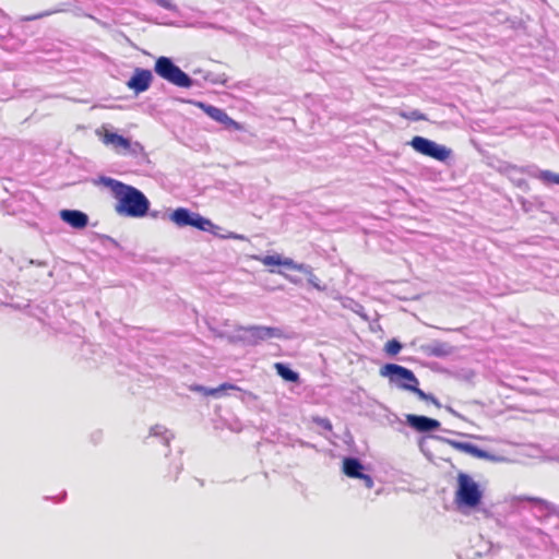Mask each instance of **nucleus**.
Here are the masks:
<instances>
[{
  "mask_svg": "<svg viewBox=\"0 0 559 559\" xmlns=\"http://www.w3.org/2000/svg\"><path fill=\"white\" fill-rule=\"evenodd\" d=\"M102 182L110 189L118 215L138 218L147 214L150 201L142 191L112 178L104 177Z\"/></svg>",
  "mask_w": 559,
  "mask_h": 559,
  "instance_id": "1",
  "label": "nucleus"
},
{
  "mask_svg": "<svg viewBox=\"0 0 559 559\" xmlns=\"http://www.w3.org/2000/svg\"><path fill=\"white\" fill-rule=\"evenodd\" d=\"M483 498L478 484L467 474H457V489L455 491V503L468 508H476Z\"/></svg>",
  "mask_w": 559,
  "mask_h": 559,
  "instance_id": "2",
  "label": "nucleus"
},
{
  "mask_svg": "<svg viewBox=\"0 0 559 559\" xmlns=\"http://www.w3.org/2000/svg\"><path fill=\"white\" fill-rule=\"evenodd\" d=\"M154 70L162 79L176 86L190 87L192 85L191 78L167 57H159L155 62Z\"/></svg>",
  "mask_w": 559,
  "mask_h": 559,
  "instance_id": "3",
  "label": "nucleus"
},
{
  "mask_svg": "<svg viewBox=\"0 0 559 559\" xmlns=\"http://www.w3.org/2000/svg\"><path fill=\"white\" fill-rule=\"evenodd\" d=\"M409 144L416 152L420 153L421 155L431 157L439 162H445L451 155V150L443 145H439L424 136H414Z\"/></svg>",
  "mask_w": 559,
  "mask_h": 559,
  "instance_id": "4",
  "label": "nucleus"
},
{
  "mask_svg": "<svg viewBox=\"0 0 559 559\" xmlns=\"http://www.w3.org/2000/svg\"><path fill=\"white\" fill-rule=\"evenodd\" d=\"M152 81L153 74L150 70L135 68L132 76L127 82V86L135 94H140L150 88Z\"/></svg>",
  "mask_w": 559,
  "mask_h": 559,
  "instance_id": "5",
  "label": "nucleus"
},
{
  "mask_svg": "<svg viewBox=\"0 0 559 559\" xmlns=\"http://www.w3.org/2000/svg\"><path fill=\"white\" fill-rule=\"evenodd\" d=\"M380 374L391 379L396 377L404 381L403 384H418V379L412 370L396 364L384 365L380 370Z\"/></svg>",
  "mask_w": 559,
  "mask_h": 559,
  "instance_id": "6",
  "label": "nucleus"
},
{
  "mask_svg": "<svg viewBox=\"0 0 559 559\" xmlns=\"http://www.w3.org/2000/svg\"><path fill=\"white\" fill-rule=\"evenodd\" d=\"M102 141L105 145H110L117 153L124 154L131 151V142L129 139L105 130L102 134Z\"/></svg>",
  "mask_w": 559,
  "mask_h": 559,
  "instance_id": "7",
  "label": "nucleus"
},
{
  "mask_svg": "<svg viewBox=\"0 0 559 559\" xmlns=\"http://www.w3.org/2000/svg\"><path fill=\"white\" fill-rule=\"evenodd\" d=\"M258 260L267 267L273 266H285L290 270L299 271V272H307L305 264H297L289 258H283L280 254H269L261 258H258Z\"/></svg>",
  "mask_w": 559,
  "mask_h": 559,
  "instance_id": "8",
  "label": "nucleus"
},
{
  "mask_svg": "<svg viewBox=\"0 0 559 559\" xmlns=\"http://www.w3.org/2000/svg\"><path fill=\"white\" fill-rule=\"evenodd\" d=\"M249 336L252 338V342L257 344L260 341H264L272 337H282L283 332L278 328L271 326H258L252 325L245 329Z\"/></svg>",
  "mask_w": 559,
  "mask_h": 559,
  "instance_id": "9",
  "label": "nucleus"
},
{
  "mask_svg": "<svg viewBox=\"0 0 559 559\" xmlns=\"http://www.w3.org/2000/svg\"><path fill=\"white\" fill-rule=\"evenodd\" d=\"M406 421L412 428L420 432L437 430L440 427V421L437 419L419 415H407Z\"/></svg>",
  "mask_w": 559,
  "mask_h": 559,
  "instance_id": "10",
  "label": "nucleus"
},
{
  "mask_svg": "<svg viewBox=\"0 0 559 559\" xmlns=\"http://www.w3.org/2000/svg\"><path fill=\"white\" fill-rule=\"evenodd\" d=\"M60 217L63 222L76 229H83L88 224V216L78 210H62Z\"/></svg>",
  "mask_w": 559,
  "mask_h": 559,
  "instance_id": "11",
  "label": "nucleus"
},
{
  "mask_svg": "<svg viewBox=\"0 0 559 559\" xmlns=\"http://www.w3.org/2000/svg\"><path fill=\"white\" fill-rule=\"evenodd\" d=\"M364 466L359 460L355 457H345L343 460V473L350 478H359L362 474Z\"/></svg>",
  "mask_w": 559,
  "mask_h": 559,
  "instance_id": "12",
  "label": "nucleus"
},
{
  "mask_svg": "<svg viewBox=\"0 0 559 559\" xmlns=\"http://www.w3.org/2000/svg\"><path fill=\"white\" fill-rule=\"evenodd\" d=\"M451 445L453 449L464 452V453H467V454H471L477 459L488 457V454L484 450L479 449L478 447H476L472 443L451 441Z\"/></svg>",
  "mask_w": 559,
  "mask_h": 559,
  "instance_id": "13",
  "label": "nucleus"
},
{
  "mask_svg": "<svg viewBox=\"0 0 559 559\" xmlns=\"http://www.w3.org/2000/svg\"><path fill=\"white\" fill-rule=\"evenodd\" d=\"M192 390L195 392L202 393L205 396H217L218 393H221L223 391H227V390L239 391L240 388H238L235 384L226 382V383H222L219 386L213 388V389H207L203 385H194V386H192Z\"/></svg>",
  "mask_w": 559,
  "mask_h": 559,
  "instance_id": "14",
  "label": "nucleus"
},
{
  "mask_svg": "<svg viewBox=\"0 0 559 559\" xmlns=\"http://www.w3.org/2000/svg\"><path fill=\"white\" fill-rule=\"evenodd\" d=\"M193 219V214H191L187 209L179 207L175 210L171 214V221L180 227L191 226Z\"/></svg>",
  "mask_w": 559,
  "mask_h": 559,
  "instance_id": "15",
  "label": "nucleus"
},
{
  "mask_svg": "<svg viewBox=\"0 0 559 559\" xmlns=\"http://www.w3.org/2000/svg\"><path fill=\"white\" fill-rule=\"evenodd\" d=\"M274 368L277 374L281 376L286 381L297 382L299 380V374L282 362H276L274 365Z\"/></svg>",
  "mask_w": 559,
  "mask_h": 559,
  "instance_id": "16",
  "label": "nucleus"
},
{
  "mask_svg": "<svg viewBox=\"0 0 559 559\" xmlns=\"http://www.w3.org/2000/svg\"><path fill=\"white\" fill-rule=\"evenodd\" d=\"M402 388L414 392L420 400L431 402L436 406L440 407V403L438 402V400L433 395L427 394L423 390H420L418 388V384H402Z\"/></svg>",
  "mask_w": 559,
  "mask_h": 559,
  "instance_id": "17",
  "label": "nucleus"
},
{
  "mask_svg": "<svg viewBox=\"0 0 559 559\" xmlns=\"http://www.w3.org/2000/svg\"><path fill=\"white\" fill-rule=\"evenodd\" d=\"M205 112L212 118L214 119L215 121L217 122H221V123H225L226 120H227V117L228 115L226 114L225 110L221 109V108H217L215 106H207L205 108Z\"/></svg>",
  "mask_w": 559,
  "mask_h": 559,
  "instance_id": "18",
  "label": "nucleus"
},
{
  "mask_svg": "<svg viewBox=\"0 0 559 559\" xmlns=\"http://www.w3.org/2000/svg\"><path fill=\"white\" fill-rule=\"evenodd\" d=\"M191 226L197 227L200 230H207V228L212 226V223L199 214H193Z\"/></svg>",
  "mask_w": 559,
  "mask_h": 559,
  "instance_id": "19",
  "label": "nucleus"
},
{
  "mask_svg": "<svg viewBox=\"0 0 559 559\" xmlns=\"http://www.w3.org/2000/svg\"><path fill=\"white\" fill-rule=\"evenodd\" d=\"M402 118L411 121H424L427 120L426 115L420 112L419 110H413V111H401L399 114Z\"/></svg>",
  "mask_w": 559,
  "mask_h": 559,
  "instance_id": "20",
  "label": "nucleus"
},
{
  "mask_svg": "<svg viewBox=\"0 0 559 559\" xmlns=\"http://www.w3.org/2000/svg\"><path fill=\"white\" fill-rule=\"evenodd\" d=\"M538 178L547 183H558L559 185V175L554 174L549 170H543L539 173Z\"/></svg>",
  "mask_w": 559,
  "mask_h": 559,
  "instance_id": "21",
  "label": "nucleus"
},
{
  "mask_svg": "<svg viewBox=\"0 0 559 559\" xmlns=\"http://www.w3.org/2000/svg\"><path fill=\"white\" fill-rule=\"evenodd\" d=\"M307 272H304L308 275V282L317 289L323 290L325 287L320 284L319 278L312 273L311 269L306 265Z\"/></svg>",
  "mask_w": 559,
  "mask_h": 559,
  "instance_id": "22",
  "label": "nucleus"
},
{
  "mask_svg": "<svg viewBox=\"0 0 559 559\" xmlns=\"http://www.w3.org/2000/svg\"><path fill=\"white\" fill-rule=\"evenodd\" d=\"M401 348H402V345L396 340L389 341L385 344V350L391 356H394V355L399 354Z\"/></svg>",
  "mask_w": 559,
  "mask_h": 559,
  "instance_id": "23",
  "label": "nucleus"
},
{
  "mask_svg": "<svg viewBox=\"0 0 559 559\" xmlns=\"http://www.w3.org/2000/svg\"><path fill=\"white\" fill-rule=\"evenodd\" d=\"M312 421L326 431H332L333 429L332 423L325 417L316 416L312 418Z\"/></svg>",
  "mask_w": 559,
  "mask_h": 559,
  "instance_id": "24",
  "label": "nucleus"
},
{
  "mask_svg": "<svg viewBox=\"0 0 559 559\" xmlns=\"http://www.w3.org/2000/svg\"><path fill=\"white\" fill-rule=\"evenodd\" d=\"M224 126H226L227 128H231L234 130L242 129L241 124L239 122L235 121L234 119H231L229 116L227 117V120L224 123Z\"/></svg>",
  "mask_w": 559,
  "mask_h": 559,
  "instance_id": "25",
  "label": "nucleus"
},
{
  "mask_svg": "<svg viewBox=\"0 0 559 559\" xmlns=\"http://www.w3.org/2000/svg\"><path fill=\"white\" fill-rule=\"evenodd\" d=\"M359 479H361V480L364 481V484H365V486H366L367 488H369V489H370V488H372V487H373V480H372V477H371V476H369V475H367V474H364V473H362V474H361V476L359 477Z\"/></svg>",
  "mask_w": 559,
  "mask_h": 559,
  "instance_id": "26",
  "label": "nucleus"
},
{
  "mask_svg": "<svg viewBox=\"0 0 559 559\" xmlns=\"http://www.w3.org/2000/svg\"><path fill=\"white\" fill-rule=\"evenodd\" d=\"M527 501H532V502H539L540 499L538 498H526Z\"/></svg>",
  "mask_w": 559,
  "mask_h": 559,
  "instance_id": "27",
  "label": "nucleus"
}]
</instances>
